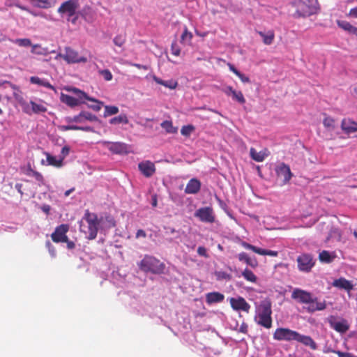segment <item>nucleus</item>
I'll use <instances>...</instances> for the list:
<instances>
[{
    "mask_svg": "<svg viewBox=\"0 0 357 357\" xmlns=\"http://www.w3.org/2000/svg\"><path fill=\"white\" fill-rule=\"evenodd\" d=\"M291 298L301 304L307 305L304 307L309 313H314L316 311H321L326 308V301H318L317 297H314L312 294L305 290L296 288L291 293Z\"/></svg>",
    "mask_w": 357,
    "mask_h": 357,
    "instance_id": "f257e3e1",
    "label": "nucleus"
},
{
    "mask_svg": "<svg viewBox=\"0 0 357 357\" xmlns=\"http://www.w3.org/2000/svg\"><path fill=\"white\" fill-rule=\"evenodd\" d=\"M100 223L97 215L86 210L79 222L80 231L88 235L86 238L89 240L95 239L97 236Z\"/></svg>",
    "mask_w": 357,
    "mask_h": 357,
    "instance_id": "f03ea898",
    "label": "nucleus"
},
{
    "mask_svg": "<svg viewBox=\"0 0 357 357\" xmlns=\"http://www.w3.org/2000/svg\"><path fill=\"white\" fill-rule=\"evenodd\" d=\"M139 268L144 273L160 275L164 273L165 264L156 257L146 255L138 263Z\"/></svg>",
    "mask_w": 357,
    "mask_h": 357,
    "instance_id": "7ed1b4c3",
    "label": "nucleus"
},
{
    "mask_svg": "<svg viewBox=\"0 0 357 357\" xmlns=\"http://www.w3.org/2000/svg\"><path fill=\"white\" fill-rule=\"evenodd\" d=\"M271 303L269 300H264L261 302L257 308V314L255 319L257 324L270 328L272 326V309Z\"/></svg>",
    "mask_w": 357,
    "mask_h": 357,
    "instance_id": "20e7f679",
    "label": "nucleus"
},
{
    "mask_svg": "<svg viewBox=\"0 0 357 357\" xmlns=\"http://www.w3.org/2000/svg\"><path fill=\"white\" fill-rule=\"evenodd\" d=\"M79 8L78 0H68L61 3L57 12L62 16L66 17L68 22L76 24L79 18L77 10Z\"/></svg>",
    "mask_w": 357,
    "mask_h": 357,
    "instance_id": "39448f33",
    "label": "nucleus"
},
{
    "mask_svg": "<svg viewBox=\"0 0 357 357\" xmlns=\"http://www.w3.org/2000/svg\"><path fill=\"white\" fill-rule=\"evenodd\" d=\"M69 229L70 227L68 224H61L57 226L51 234V238L56 243H66L68 249L73 250L75 248V243L70 241L67 236Z\"/></svg>",
    "mask_w": 357,
    "mask_h": 357,
    "instance_id": "423d86ee",
    "label": "nucleus"
},
{
    "mask_svg": "<svg viewBox=\"0 0 357 357\" xmlns=\"http://www.w3.org/2000/svg\"><path fill=\"white\" fill-rule=\"evenodd\" d=\"M316 0H299L297 3V13L300 16H310L317 12Z\"/></svg>",
    "mask_w": 357,
    "mask_h": 357,
    "instance_id": "0eeeda50",
    "label": "nucleus"
},
{
    "mask_svg": "<svg viewBox=\"0 0 357 357\" xmlns=\"http://www.w3.org/2000/svg\"><path fill=\"white\" fill-rule=\"evenodd\" d=\"M298 268L300 271L309 273L315 265L313 256L309 253H302L296 259Z\"/></svg>",
    "mask_w": 357,
    "mask_h": 357,
    "instance_id": "6e6552de",
    "label": "nucleus"
},
{
    "mask_svg": "<svg viewBox=\"0 0 357 357\" xmlns=\"http://www.w3.org/2000/svg\"><path fill=\"white\" fill-rule=\"evenodd\" d=\"M298 333L288 328H278L273 333V337L278 341H296Z\"/></svg>",
    "mask_w": 357,
    "mask_h": 357,
    "instance_id": "1a4fd4ad",
    "label": "nucleus"
},
{
    "mask_svg": "<svg viewBox=\"0 0 357 357\" xmlns=\"http://www.w3.org/2000/svg\"><path fill=\"white\" fill-rule=\"evenodd\" d=\"M63 59L68 63H86L87 59L84 56H79L77 52L70 47L65 48V54L62 55Z\"/></svg>",
    "mask_w": 357,
    "mask_h": 357,
    "instance_id": "9d476101",
    "label": "nucleus"
},
{
    "mask_svg": "<svg viewBox=\"0 0 357 357\" xmlns=\"http://www.w3.org/2000/svg\"><path fill=\"white\" fill-rule=\"evenodd\" d=\"M195 216L202 222L212 223L215 221L213 208L211 207H202L196 211Z\"/></svg>",
    "mask_w": 357,
    "mask_h": 357,
    "instance_id": "9b49d317",
    "label": "nucleus"
},
{
    "mask_svg": "<svg viewBox=\"0 0 357 357\" xmlns=\"http://www.w3.org/2000/svg\"><path fill=\"white\" fill-rule=\"evenodd\" d=\"M69 91H71L73 93H75L77 96L78 98H79V99L84 98L89 101L94 102H95L94 105H91L89 106L90 108H91L94 111H96V112L100 111L102 107L103 106L102 102L99 101L95 98L89 97L85 92H84L77 88H72Z\"/></svg>",
    "mask_w": 357,
    "mask_h": 357,
    "instance_id": "f8f14e48",
    "label": "nucleus"
},
{
    "mask_svg": "<svg viewBox=\"0 0 357 357\" xmlns=\"http://www.w3.org/2000/svg\"><path fill=\"white\" fill-rule=\"evenodd\" d=\"M103 145L112 153L115 154H123L128 153V145L123 142H103Z\"/></svg>",
    "mask_w": 357,
    "mask_h": 357,
    "instance_id": "ddd939ff",
    "label": "nucleus"
},
{
    "mask_svg": "<svg viewBox=\"0 0 357 357\" xmlns=\"http://www.w3.org/2000/svg\"><path fill=\"white\" fill-rule=\"evenodd\" d=\"M330 326L340 333H344L349 329V324L346 319H342L340 321H337L334 316H331L328 319Z\"/></svg>",
    "mask_w": 357,
    "mask_h": 357,
    "instance_id": "4468645a",
    "label": "nucleus"
},
{
    "mask_svg": "<svg viewBox=\"0 0 357 357\" xmlns=\"http://www.w3.org/2000/svg\"><path fill=\"white\" fill-rule=\"evenodd\" d=\"M240 244L243 248L247 250H251L254 252L259 254L260 255H268L271 257H277L278 252L277 251L271 250H265L260 248H257L255 245H252L245 241H241Z\"/></svg>",
    "mask_w": 357,
    "mask_h": 357,
    "instance_id": "2eb2a0df",
    "label": "nucleus"
},
{
    "mask_svg": "<svg viewBox=\"0 0 357 357\" xmlns=\"http://www.w3.org/2000/svg\"><path fill=\"white\" fill-rule=\"evenodd\" d=\"M278 177L282 178V184H287L292 177L289 167L284 164H280L275 169Z\"/></svg>",
    "mask_w": 357,
    "mask_h": 357,
    "instance_id": "dca6fc26",
    "label": "nucleus"
},
{
    "mask_svg": "<svg viewBox=\"0 0 357 357\" xmlns=\"http://www.w3.org/2000/svg\"><path fill=\"white\" fill-rule=\"evenodd\" d=\"M229 302L231 307L235 310H242L245 312L250 311V305L243 297L231 298Z\"/></svg>",
    "mask_w": 357,
    "mask_h": 357,
    "instance_id": "f3484780",
    "label": "nucleus"
},
{
    "mask_svg": "<svg viewBox=\"0 0 357 357\" xmlns=\"http://www.w3.org/2000/svg\"><path fill=\"white\" fill-rule=\"evenodd\" d=\"M341 129L345 134L357 132V121L351 118H344L341 122Z\"/></svg>",
    "mask_w": 357,
    "mask_h": 357,
    "instance_id": "a211bd4d",
    "label": "nucleus"
},
{
    "mask_svg": "<svg viewBox=\"0 0 357 357\" xmlns=\"http://www.w3.org/2000/svg\"><path fill=\"white\" fill-rule=\"evenodd\" d=\"M138 168L142 174L147 178L151 177L155 172V165L149 160L139 163Z\"/></svg>",
    "mask_w": 357,
    "mask_h": 357,
    "instance_id": "6ab92c4d",
    "label": "nucleus"
},
{
    "mask_svg": "<svg viewBox=\"0 0 357 357\" xmlns=\"http://www.w3.org/2000/svg\"><path fill=\"white\" fill-rule=\"evenodd\" d=\"M332 285L340 289H344L347 292L351 291L354 289V285L351 281L345 279L344 278H340L335 280Z\"/></svg>",
    "mask_w": 357,
    "mask_h": 357,
    "instance_id": "aec40b11",
    "label": "nucleus"
},
{
    "mask_svg": "<svg viewBox=\"0 0 357 357\" xmlns=\"http://www.w3.org/2000/svg\"><path fill=\"white\" fill-rule=\"evenodd\" d=\"M296 341L305 346L309 347L312 350H316L317 349V343L310 336L302 335L298 333Z\"/></svg>",
    "mask_w": 357,
    "mask_h": 357,
    "instance_id": "412c9836",
    "label": "nucleus"
},
{
    "mask_svg": "<svg viewBox=\"0 0 357 357\" xmlns=\"http://www.w3.org/2000/svg\"><path fill=\"white\" fill-rule=\"evenodd\" d=\"M201 188V183L197 178H191L186 185L185 192L186 194H196Z\"/></svg>",
    "mask_w": 357,
    "mask_h": 357,
    "instance_id": "4be33fe9",
    "label": "nucleus"
},
{
    "mask_svg": "<svg viewBox=\"0 0 357 357\" xmlns=\"http://www.w3.org/2000/svg\"><path fill=\"white\" fill-rule=\"evenodd\" d=\"M225 298V296L217 291L210 292L206 295V301L208 304H213L222 302Z\"/></svg>",
    "mask_w": 357,
    "mask_h": 357,
    "instance_id": "5701e85b",
    "label": "nucleus"
},
{
    "mask_svg": "<svg viewBox=\"0 0 357 357\" xmlns=\"http://www.w3.org/2000/svg\"><path fill=\"white\" fill-rule=\"evenodd\" d=\"M61 101L71 107L77 106L80 103L78 98L64 93H61Z\"/></svg>",
    "mask_w": 357,
    "mask_h": 357,
    "instance_id": "b1692460",
    "label": "nucleus"
},
{
    "mask_svg": "<svg viewBox=\"0 0 357 357\" xmlns=\"http://www.w3.org/2000/svg\"><path fill=\"white\" fill-rule=\"evenodd\" d=\"M250 153L252 159L256 162H262L268 156L266 150L257 152L254 148L250 149Z\"/></svg>",
    "mask_w": 357,
    "mask_h": 357,
    "instance_id": "393cba45",
    "label": "nucleus"
},
{
    "mask_svg": "<svg viewBox=\"0 0 357 357\" xmlns=\"http://www.w3.org/2000/svg\"><path fill=\"white\" fill-rule=\"evenodd\" d=\"M257 33L262 38L263 43L269 45L273 43L275 38V33L273 30H269L265 33L263 31H257Z\"/></svg>",
    "mask_w": 357,
    "mask_h": 357,
    "instance_id": "a878e982",
    "label": "nucleus"
},
{
    "mask_svg": "<svg viewBox=\"0 0 357 357\" xmlns=\"http://www.w3.org/2000/svg\"><path fill=\"white\" fill-rule=\"evenodd\" d=\"M337 24L338 25L339 27L344 29V31H348L350 33L355 35L356 33L357 27L353 26L352 24H351L349 22H348L347 21L337 20Z\"/></svg>",
    "mask_w": 357,
    "mask_h": 357,
    "instance_id": "bb28decb",
    "label": "nucleus"
},
{
    "mask_svg": "<svg viewBox=\"0 0 357 357\" xmlns=\"http://www.w3.org/2000/svg\"><path fill=\"white\" fill-rule=\"evenodd\" d=\"M153 79L157 84L165 86V87L169 88L170 89H176L178 85L177 82L172 79L164 81L155 75L153 77Z\"/></svg>",
    "mask_w": 357,
    "mask_h": 357,
    "instance_id": "cd10ccee",
    "label": "nucleus"
},
{
    "mask_svg": "<svg viewBox=\"0 0 357 357\" xmlns=\"http://www.w3.org/2000/svg\"><path fill=\"white\" fill-rule=\"evenodd\" d=\"M30 82L31 84L43 86L47 89L54 90V87L47 80L40 79L38 77L33 76L30 77Z\"/></svg>",
    "mask_w": 357,
    "mask_h": 357,
    "instance_id": "c85d7f7f",
    "label": "nucleus"
},
{
    "mask_svg": "<svg viewBox=\"0 0 357 357\" xmlns=\"http://www.w3.org/2000/svg\"><path fill=\"white\" fill-rule=\"evenodd\" d=\"M335 258V254H331L327 250L321 251L319 255V259L321 262L329 264Z\"/></svg>",
    "mask_w": 357,
    "mask_h": 357,
    "instance_id": "c756f323",
    "label": "nucleus"
},
{
    "mask_svg": "<svg viewBox=\"0 0 357 357\" xmlns=\"http://www.w3.org/2000/svg\"><path fill=\"white\" fill-rule=\"evenodd\" d=\"M47 158V165L54 166L56 167H61L62 166L63 162L62 158H59V160L56 158V157L52 156L47 152L44 153Z\"/></svg>",
    "mask_w": 357,
    "mask_h": 357,
    "instance_id": "7c9ffc66",
    "label": "nucleus"
},
{
    "mask_svg": "<svg viewBox=\"0 0 357 357\" xmlns=\"http://www.w3.org/2000/svg\"><path fill=\"white\" fill-rule=\"evenodd\" d=\"M323 125L326 130L333 131L336 127L335 120L333 117L324 114Z\"/></svg>",
    "mask_w": 357,
    "mask_h": 357,
    "instance_id": "2f4dec72",
    "label": "nucleus"
},
{
    "mask_svg": "<svg viewBox=\"0 0 357 357\" xmlns=\"http://www.w3.org/2000/svg\"><path fill=\"white\" fill-rule=\"evenodd\" d=\"M59 129L61 131H67V130H82L86 132H92L93 128L90 126H59Z\"/></svg>",
    "mask_w": 357,
    "mask_h": 357,
    "instance_id": "473e14b6",
    "label": "nucleus"
},
{
    "mask_svg": "<svg viewBox=\"0 0 357 357\" xmlns=\"http://www.w3.org/2000/svg\"><path fill=\"white\" fill-rule=\"evenodd\" d=\"M129 121L128 119L125 114H121L118 116H115L109 120V123L112 125H116V124H127L128 123Z\"/></svg>",
    "mask_w": 357,
    "mask_h": 357,
    "instance_id": "72a5a7b5",
    "label": "nucleus"
},
{
    "mask_svg": "<svg viewBox=\"0 0 357 357\" xmlns=\"http://www.w3.org/2000/svg\"><path fill=\"white\" fill-rule=\"evenodd\" d=\"M192 37V33L188 31L187 26H185L181 36V43L183 44H190Z\"/></svg>",
    "mask_w": 357,
    "mask_h": 357,
    "instance_id": "f704fd0d",
    "label": "nucleus"
},
{
    "mask_svg": "<svg viewBox=\"0 0 357 357\" xmlns=\"http://www.w3.org/2000/svg\"><path fill=\"white\" fill-rule=\"evenodd\" d=\"M242 275L245 280L250 282L255 283L257 280V278L254 273L247 268L242 272Z\"/></svg>",
    "mask_w": 357,
    "mask_h": 357,
    "instance_id": "c9c22d12",
    "label": "nucleus"
},
{
    "mask_svg": "<svg viewBox=\"0 0 357 357\" xmlns=\"http://www.w3.org/2000/svg\"><path fill=\"white\" fill-rule=\"evenodd\" d=\"M160 126L167 133L174 134L177 132V128L174 127L172 122L170 121H164Z\"/></svg>",
    "mask_w": 357,
    "mask_h": 357,
    "instance_id": "e433bc0d",
    "label": "nucleus"
},
{
    "mask_svg": "<svg viewBox=\"0 0 357 357\" xmlns=\"http://www.w3.org/2000/svg\"><path fill=\"white\" fill-rule=\"evenodd\" d=\"M30 105L31 106L32 113L38 114L47 111V108L44 105L38 104L33 101H30Z\"/></svg>",
    "mask_w": 357,
    "mask_h": 357,
    "instance_id": "4c0bfd02",
    "label": "nucleus"
},
{
    "mask_svg": "<svg viewBox=\"0 0 357 357\" xmlns=\"http://www.w3.org/2000/svg\"><path fill=\"white\" fill-rule=\"evenodd\" d=\"M11 42L15 45H17L20 47H24L31 46L32 45L31 40L29 38H17L15 40H12Z\"/></svg>",
    "mask_w": 357,
    "mask_h": 357,
    "instance_id": "58836bf2",
    "label": "nucleus"
},
{
    "mask_svg": "<svg viewBox=\"0 0 357 357\" xmlns=\"http://www.w3.org/2000/svg\"><path fill=\"white\" fill-rule=\"evenodd\" d=\"M119 112V108L116 106H105L104 116H112Z\"/></svg>",
    "mask_w": 357,
    "mask_h": 357,
    "instance_id": "ea45409f",
    "label": "nucleus"
},
{
    "mask_svg": "<svg viewBox=\"0 0 357 357\" xmlns=\"http://www.w3.org/2000/svg\"><path fill=\"white\" fill-rule=\"evenodd\" d=\"M231 97L234 100H236L241 104H244L245 102V99L243 96V94L240 91H237L235 90L234 91H232Z\"/></svg>",
    "mask_w": 357,
    "mask_h": 357,
    "instance_id": "a19ab883",
    "label": "nucleus"
},
{
    "mask_svg": "<svg viewBox=\"0 0 357 357\" xmlns=\"http://www.w3.org/2000/svg\"><path fill=\"white\" fill-rule=\"evenodd\" d=\"M215 275L218 280H230L231 279V275L230 274L222 271H215Z\"/></svg>",
    "mask_w": 357,
    "mask_h": 357,
    "instance_id": "79ce46f5",
    "label": "nucleus"
},
{
    "mask_svg": "<svg viewBox=\"0 0 357 357\" xmlns=\"http://www.w3.org/2000/svg\"><path fill=\"white\" fill-rule=\"evenodd\" d=\"M98 72L101 76H102L105 81H111L113 78L112 73L108 69H99Z\"/></svg>",
    "mask_w": 357,
    "mask_h": 357,
    "instance_id": "37998d69",
    "label": "nucleus"
},
{
    "mask_svg": "<svg viewBox=\"0 0 357 357\" xmlns=\"http://www.w3.org/2000/svg\"><path fill=\"white\" fill-rule=\"evenodd\" d=\"M195 130V127L192 125L184 126L181 129V133L183 136H190V135Z\"/></svg>",
    "mask_w": 357,
    "mask_h": 357,
    "instance_id": "c03bdc74",
    "label": "nucleus"
},
{
    "mask_svg": "<svg viewBox=\"0 0 357 357\" xmlns=\"http://www.w3.org/2000/svg\"><path fill=\"white\" fill-rule=\"evenodd\" d=\"M66 121L68 123L75 122V123H82L84 122L82 112L77 116H75L73 117H68L66 119Z\"/></svg>",
    "mask_w": 357,
    "mask_h": 357,
    "instance_id": "a18cd8bd",
    "label": "nucleus"
},
{
    "mask_svg": "<svg viewBox=\"0 0 357 357\" xmlns=\"http://www.w3.org/2000/svg\"><path fill=\"white\" fill-rule=\"evenodd\" d=\"M82 113L84 121L87 120L93 122L97 121L98 120V117L96 115L89 112L82 111Z\"/></svg>",
    "mask_w": 357,
    "mask_h": 357,
    "instance_id": "49530a36",
    "label": "nucleus"
},
{
    "mask_svg": "<svg viewBox=\"0 0 357 357\" xmlns=\"http://www.w3.org/2000/svg\"><path fill=\"white\" fill-rule=\"evenodd\" d=\"M31 53L41 55L44 54V49L42 48L41 45L39 44L31 45Z\"/></svg>",
    "mask_w": 357,
    "mask_h": 357,
    "instance_id": "de8ad7c7",
    "label": "nucleus"
},
{
    "mask_svg": "<svg viewBox=\"0 0 357 357\" xmlns=\"http://www.w3.org/2000/svg\"><path fill=\"white\" fill-rule=\"evenodd\" d=\"M172 54L174 56H178L181 54V48L176 41L173 42L171 45Z\"/></svg>",
    "mask_w": 357,
    "mask_h": 357,
    "instance_id": "09e8293b",
    "label": "nucleus"
},
{
    "mask_svg": "<svg viewBox=\"0 0 357 357\" xmlns=\"http://www.w3.org/2000/svg\"><path fill=\"white\" fill-rule=\"evenodd\" d=\"M22 171L25 175L28 176H33V173L36 172V171L32 169L30 163H28L26 167L22 168Z\"/></svg>",
    "mask_w": 357,
    "mask_h": 357,
    "instance_id": "8fccbe9b",
    "label": "nucleus"
},
{
    "mask_svg": "<svg viewBox=\"0 0 357 357\" xmlns=\"http://www.w3.org/2000/svg\"><path fill=\"white\" fill-rule=\"evenodd\" d=\"M30 102L28 103L26 101L20 105L22 109V111L25 114H27L29 115H31L32 114L31 107H30Z\"/></svg>",
    "mask_w": 357,
    "mask_h": 357,
    "instance_id": "3c124183",
    "label": "nucleus"
},
{
    "mask_svg": "<svg viewBox=\"0 0 357 357\" xmlns=\"http://www.w3.org/2000/svg\"><path fill=\"white\" fill-rule=\"evenodd\" d=\"M32 176L34 177L35 179L39 183V185L45 184L44 177L40 172L36 171V172L33 173V175Z\"/></svg>",
    "mask_w": 357,
    "mask_h": 357,
    "instance_id": "603ef678",
    "label": "nucleus"
},
{
    "mask_svg": "<svg viewBox=\"0 0 357 357\" xmlns=\"http://www.w3.org/2000/svg\"><path fill=\"white\" fill-rule=\"evenodd\" d=\"M331 351L333 353L337 354L338 356V357H355L354 355L351 353L343 352V351H335V350H332Z\"/></svg>",
    "mask_w": 357,
    "mask_h": 357,
    "instance_id": "864d4df0",
    "label": "nucleus"
},
{
    "mask_svg": "<svg viewBox=\"0 0 357 357\" xmlns=\"http://www.w3.org/2000/svg\"><path fill=\"white\" fill-rule=\"evenodd\" d=\"M125 43V40L122 38L121 36H116L114 38V43L119 46V47H121Z\"/></svg>",
    "mask_w": 357,
    "mask_h": 357,
    "instance_id": "5fc2aeb1",
    "label": "nucleus"
},
{
    "mask_svg": "<svg viewBox=\"0 0 357 357\" xmlns=\"http://www.w3.org/2000/svg\"><path fill=\"white\" fill-rule=\"evenodd\" d=\"M69 153H70V148L68 146H64L61 149L60 158H62V161L69 154Z\"/></svg>",
    "mask_w": 357,
    "mask_h": 357,
    "instance_id": "6e6d98bb",
    "label": "nucleus"
},
{
    "mask_svg": "<svg viewBox=\"0 0 357 357\" xmlns=\"http://www.w3.org/2000/svg\"><path fill=\"white\" fill-rule=\"evenodd\" d=\"M197 253H198L199 255L202 256V257H204L205 258H208V255L207 253V250L203 246H199L197 248Z\"/></svg>",
    "mask_w": 357,
    "mask_h": 357,
    "instance_id": "4d7b16f0",
    "label": "nucleus"
},
{
    "mask_svg": "<svg viewBox=\"0 0 357 357\" xmlns=\"http://www.w3.org/2000/svg\"><path fill=\"white\" fill-rule=\"evenodd\" d=\"M250 257L245 252H241L238 255V259L241 261H245V263L248 261Z\"/></svg>",
    "mask_w": 357,
    "mask_h": 357,
    "instance_id": "13d9d810",
    "label": "nucleus"
},
{
    "mask_svg": "<svg viewBox=\"0 0 357 357\" xmlns=\"http://www.w3.org/2000/svg\"><path fill=\"white\" fill-rule=\"evenodd\" d=\"M14 98L20 105H21L22 104H23L24 102H26V100L24 99V98L22 97V96L21 94L15 93Z\"/></svg>",
    "mask_w": 357,
    "mask_h": 357,
    "instance_id": "bf43d9fd",
    "label": "nucleus"
},
{
    "mask_svg": "<svg viewBox=\"0 0 357 357\" xmlns=\"http://www.w3.org/2000/svg\"><path fill=\"white\" fill-rule=\"evenodd\" d=\"M246 264L252 268H256L258 266V262L256 259H251L250 257L247 261Z\"/></svg>",
    "mask_w": 357,
    "mask_h": 357,
    "instance_id": "052dcab7",
    "label": "nucleus"
},
{
    "mask_svg": "<svg viewBox=\"0 0 357 357\" xmlns=\"http://www.w3.org/2000/svg\"><path fill=\"white\" fill-rule=\"evenodd\" d=\"M239 77V79L244 83L250 82V79L248 77L245 76L244 74L241 72L236 75Z\"/></svg>",
    "mask_w": 357,
    "mask_h": 357,
    "instance_id": "680f3d73",
    "label": "nucleus"
},
{
    "mask_svg": "<svg viewBox=\"0 0 357 357\" xmlns=\"http://www.w3.org/2000/svg\"><path fill=\"white\" fill-rule=\"evenodd\" d=\"M46 245H47V247L48 248L49 251H50V252L51 255H52V257H54V256L56 255V252H55L54 248L52 247V245L51 243H50V242H49V241H47V242L46 243Z\"/></svg>",
    "mask_w": 357,
    "mask_h": 357,
    "instance_id": "e2e57ef3",
    "label": "nucleus"
},
{
    "mask_svg": "<svg viewBox=\"0 0 357 357\" xmlns=\"http://www.w3.org/2000/svg\"><path fill=\"white\" fill-rule=\"evenodd\" d=\"M347 15L349 17L357 18V7L351 9Z\"/></svg>",
    "mask_w": 357,
    "mask_h": 357,
    "instance_id": "0e129e2a",
    "label": "nucleus"
},
{
    "mask_svg": "<svg viewBox=\"0 0 357 357\" xmlns=\"http://www.w3.org/2000/svg\"><path fill=\"white\" fill-rule=\"evenodd\" d=\"M146 236V234L145 232V231H144L143 229H138L137 233H136V238H140V237H142V238H145Z\"/></svg>",
    "mask_w": 357,
    "mask_h": 357,
    "instance_id": "69168bd1",
    "label": "nucleus"
},
{
    "mask_svg": "<svg viewBox=\"0 0 357 357\" xmlns=\"http://www.w3.org/2000/svg\"><path fill=\"white\" fill-rule=\"evenodd\" d=\"M41 210L45 213L47 215H49L50 211L51 210V207L48 204H44L41 206Z\"/></svg>",
    "mask_w": 357,
    "mask_h": 357,
    "instance_id": "338daca9",
    "label": "nucleus"
},
{
    "mask_svg": "<svg viewBox=\"0 0 357 357\" xmlns=\"http://www.w3.org/2000/svg\"><path fill=\"white\" fill-rule=\"evenodd\" d=\"M235 91V90H234V89H233V88H232L231 86H227V87L223 90L224 93H225L226 95L229 96H231V94H232V91Z\"/></svg>",
    "mask_w": 357,
    "mask_h": 357,
    "instance_id": "774afa93",
    "label": "nucleus"
}]
</instances>
